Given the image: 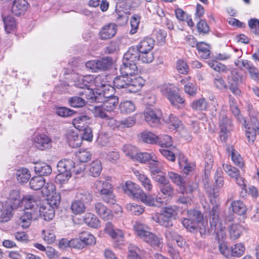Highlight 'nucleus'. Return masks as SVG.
<instances>
[{"instance_id": "38", "label": "nucleus", "mask_w": 259, "mask_h": 259, "mask_svg": "<svg viewBox=\"0 0 259 259\" xmlns=\"http://www.w3.org/2000/svg\"><path fill=\"white\" fill-rule=\"evenodd\" d=\"M232 211L238 214L243 215L245 213L247 208L245 205L240 200H234L231 203Z\"/></svg>"}, {"instance_id": "13", "label": "nucleus", "mask_w": 259, "mask_h": 259, "mask_svg": "<svg viewBox=\"0 0 259 259\" xmlns=\"http://www.w3.org/2000/svg\"><path fill=\"white\" fill-rule=\"evenodd\" d=\"M38 201V215L46 221L52 220L55 216V210L53 207L47 204H41L40 201L35 196Z\"/></svg>"}, {"instance_id": "43", "label": "nucleus", "mask_w": 259, "mask_h": 259, "mask_svg": "<svg viewBox=\"0 0 259 259\" xmlns=\"http://www.w3.org/2000/svg\"><path fill=\"white\" fill-rule=\"evenodd\" d=\"M90 119L88 116L80 115L75 117L73 121V124L74 127L79 131H81L83 128L86 127V124L88 121Z\"/></svg>"}, {"instance_id": "50", "label": "nucleus", "mask_w": 259, "mask_h": 259, "mask_svg": "<svg viewBox=\"0 0 259 259\" xmlns=\"http://www.w3.org/2000/svg\"><path fill=\"white\" fill-rule=\"evenodd\" d=\"M128 249V259H142L140 256L142 250L139 247L134 244H130Z\"/></svg>"}, {"instance_id": "63", "label": "nucleus", "mask_w": 259, "mask_h": 259, "mask_svg": "<svg viewBox=\"0 0 259 259\" xmlns=\"http://www.w3.org/2000/svg\"><path fill=\"white\" fill-rule=\"evenodd\" d=\"M139 199L147 205L157 206V203L155 202V199L150 195L146 194L144 191H143Z\"/></svg>"}, {"instance_id": "1", "label": "nucleus", "mask_w": 259, "mask_h": 259, "mask_svg": "<svg viewBox=\"0 0 259 259\" xmlns=\"http://www.w3.org/2000/svg\"><path fill=\"white\" fill-rule=\"evenodd\" d=\"M22 203L25 204V209L19 219V224L22 227L27 228L31 220L38 217V201L35 196L28 195L23 198Z\"/></svg>"}, {"instance_id": "52", "label": "nucleus", "mask_w": 259, "mask_h": 259, "mask_svg": "<svg viewBox=\"0 0 259 259\" xmlns=\"http://www.w3.org/2000/svg\"><path fill=\"white\" fill-rule=\"evenodd\" d=\"M157 144L162 147H169L172 145L171 137L166 135H161L158 136Z\"/></svg>"}, {"instance_id": "37", "label": "nucleus", "mask_w": 259, "mask_h": 259, "mask_svg": "<svg viewBox=\"0 0 259 259\" xmlns=\"http://www.w3.org/2000/svg\"><path fill=\"white\" fill-rule=\"evenodd\" d=\"M16 176L18 182L22 184L26 183L31 177L29 170L23 167L16 171Z\"/></svg>"}, {"instance_id": "51", "label": "nucleus", "mask_w": 259, "mask_h": 259, "mask_svg": "<svg viewBox=\"0 0 259 259\" xmlns=\"http://www.w3.org/2000/svg\"><path fill=\"white\" fill-rule=\"evenodd\" d=\"M61 196L59 193L54 194L47 196V202L44 203L51 206V207L55 208L57 207L60 203Z\"/></svg>"}, {"instance_id": "54", "label": "nucleus", "mask_w": 259, "mask_h": 259, "mask_svg": "<svg viewBox=\"0 0 259 259\" xmlns=\"http://www.w3.org/2000/svg\"><path fill=\"white\" fill-rule=\"evenodd\" d=\"M207 63L208 66L215 71L222 72H228L227 67L220 62L214 60H209Z\"/></svg>"}, {"instance_id": "4", "label": "nucleus", "mask_w": 259, "mask_h": 259, "mask_svg": "<svg viewBox=\"0 0 259 259\" xmlns=\"http://www.w3.org/2000/svg\"><path fill=\"white\" fill-rule=\"evenodd\" d=\"M134 228L137 235L152 247L155 248L162 246V238L150 232L146 225L137 223Z\"/></svg>"}, {"instance_id": "29", "label": "nucleus", "mask_w": 259, "mask_h": 259, "mask_svg": "<svg viewBox=\"0 0 259 259\" xmlns=\"http://www.w3.org/2000/svg\"><path fill=\"white\" fill-rule=\"evenodd\" d=\"M34 169L39 176H47L52 172L51 167L45 162H37L34 163Z\"/></svg>"}, {"instance_id": "64", "label": "nucleus", "mask_w": 259, "mask_h": 259, "mask_svg": "<svg viewBox=\"0 0 259 259\" xmlns=\"http://www.w3.org/2000/svg\"><path fill=\"white\" fill-rule=\"evenodd\" d=\"M140 21V17L138 15H135L131 17L130 20L131 29L130 31L131 34H134L137 32L139 28Z\"/></svg>"}, {"instance_id": "17", "label": "nucleus", "mask_w": 259, "mask_h": 259, "mask_svg": "<svg viewBox=\"0 0 259 259\" xmlns=\"http://www.w3.org/2000/svg\"><path fill=\"white\" fill-rule=\"evenodd\" d=\"M67 143L70 147L77 148L82 143L81 135L77 131L69 130L66 134Z\"/></svg>"}, {"instance_id": "48", "label": "nucleus", "mask_w": 259, "mask_h": 259, "mask_svg": "<svg viewBox=\"0 0 259 259\" xmlns=\"http://www.w3.org/2000/svg\"><path fill=\"white\" fill-rule=\"evenodd\" d=\"M168 177L171 181L180 187H185L186 185V180L184 178L176 172L172 171H168L167 173Z\"/></svg>"}, {"instance_id": "20", "label": "nucleus", "mask_w": 259, "mask_h": 259, "mask_svg": "<svg viewBox=\"0 0 259 259\" xmlns=\"http://www.w3.org/2000/svg\"><path fill=\"white\" fill-rule=\"evenodd\" d=\"M96 101L102 103V105L106 108L107 111L111 112L114 111L118 103V98L117 96H112L109 98H103L100 100L98 97Z\"/></svg>"}, {"instance_id": "3", "label": "nucleus", "mask_w": 259, "mask_h": 259, "mask_svg": "<svg viewBox=\"0 0 259 259\" xmlns=\"http://www.w3.org/2000/svg\"><path fill=\"white\" fill-rule=\"evenodd\" d=\"M113 84L117 89H125L130 93H136L144 85V80L141 77L133 78L121 74L114 78Z\"/></svg>"}, {"instance_id": "44", "label": "nucleus", "mask_w": 259, "mask_h": 259, "mask_svg": "<svg viewBox=\"0 0 259 259\" xmlns=\"http://www.w3.org/2000/svg\"><path fill=\"white\" fill-rule=\"evenodd\" d=\"M92 112L95 117L104 119L109 118V115L108 114L109 112L107 111L106 108L102 104L94 106L92 109Z\"/></svg>"}, {"instance_id": "30", "label": "nucleus", "mask_w": 259, "mask_h": 259, "mask_svg": "<svg viewBox=\"0 0 259 259\" xmlns=\"http://www.w3.org/2000/svg\"><path fill=\"white\" fill-rule=\"evenodd\" d=\"M95 208L96 213L104 220H109L112 217L110 210L101 202L96 203Z\"/></svg>"}, {"instance_id": "57", "label": "nucleus", "mask_w": 259, "mask_h": 259, "mask_svg": "<svg viewBox=\"0 0 259 259\" xmlns=\"http://www.w3.org/2000/svg\"><path fill=\"white\" fill-rule=\"evenodd\" d=\"M126 210L135 215H140L144 212V208L136 203H128L126 205Z\"/></svg>"}, {"instance_id": "59", "label": "nucleus", "mask_w": 259, "mask_h": 259, "mask_svg": "<svg viewBox=\"0 0 259 259\" xmlns=\"http://www.w3.org/2000/svg\"><path fill=\"white\" fill-rule=\"evenodd\" d=\"M223 167L224 171L230 177L234 179L238 177L240 171L236 167L228 164H223Z\"/></svg>"}, {"instance_id": "61", "label": "nucleus", "mask_w": 259, "mask_h": 259, "mask_svg": "<svg viewBox=\"0 0 259 259\" xmlns=\"http://www.w3.org/2000/svg\"><path fill=\"white\" fill-rule=\"evenodd\" d=\"M191 107L196 110H205L207 108V104L204 98H201L193 101Z\"/></svg>"}, {"instance_id": "62", "label": "nucleus", "mask_w": 259, "mask_h": 259, "mask_svg": "<svg viewBox=\"0 0 259 259\" xmlns=\"http://www.w3.org/2000/svg\"><path fill=\"white\" fill-rule=\"evenodd\" d=\"M70 105L75 108H79L85 105L84 100L80 97L75 96L70 98L69 99Z\"/></svg>"}, {"instance_id": "23", "label": "nucleus", "mask_w": 259, "mask_h": 259, "mask_svg": "<svg viewBox=\"0 0 259 259\" xmlns=\"http://www.w3.org/2000/svg\"><path fill=\"white\" fill-rule=\"evenodd\" d=\"M28 4L26 0H15L12 7V12L16 16L23 14L27 9Z\"/></svg>"}, {"instance_id": "42", "label": "nucleus", "mask_w": 259, "mask_h": 259, "mask_svg": "<svg viewBox=\"0 0 259 259\" xmlns=\"http://www.w3.org/2000/svg\"><path fill=\"white\" fill-rule=\"evenodd\" d=\"M84 204L77 199L73 200L71 205L72 212L75 214H81L84 213L86 209Z\"/></svg>"}, {"instance_id": "26", "label": "nucleus", "mask_w": 259, "mask_h": 259, "mask_svg": "<svg viewBox=\"0 0 259 259\" xmlns=\"http://www.w3.org/2000/svg\"><path fill=\"white\" fill-rule=\"evenodd\" d=\"M134 174L139 181L141 182L143 187L148 191L152 189V184L149 178L145 175L142 172L137 169L133 170Z\"/></svg>"}, {"instance_id": "31", "label": "nucleus", "mask_w": 259, "mask_h": 259, "mask_svg": "<svg viewBox=\"0 0 259 259\" xmlns=\"http://www.w3.org/2000/svg\"><path fill=\"white\" fill-rule=\"evenodd\" d=\"M179 164L181 167H183V170L185 174H189L195 167V163L189 162L183 155L180 156L179 158Z\"/></svg>"}, {"instance_id": "60", "label": "nucleus", "mask_w": 259, "mask_h": 259, "mask_svg": "<svg viewBox=\"0 0 259 259\" xmlns=\"http://www.w3.org/2000/svg\"><path fill=\"white\" fill-rule=\"evenodd\" d=\"M178 208L177 206H168L164 208L162 213L170 220L171 219H176L178 214Z\"/></svg>"}, {"instance_id": "46", "label": "nucleus", "mask_w": 259, "mask_h": 259, "mask_svg": "<svg viewBox=\"0 0 259 259\" xmlns=\"http://www.w3.org/2000/svg\"><path fill=\"white\" fill-rule=\"evenodd\" d=\"M76 198L84 203H87L92 200V195L88 190L81 189L76 193Z\"/></svg>"}, {"instance_id": "27", "label": "nucleus", "mask_w": 259, "mask_h": 259, "mask_svg": "<svg viewBox=\"0 0 259 259\" xmlns=\"http://www.w3.org/2000/svg\"><path fill=\"white\" fill-rule=\"evenodd\" d=\"M21 200L19 191L17 190H13L9 194L7 203L11 206V209H15L19 206Z\"/></svg>"}, {"instance_id": "58", "label": "nucleus", "mask_w": 259, "mask_h": 259, "mask_svg": "<svg viewBox=\"0 0 259 259\" xmlns=\"http://www.w3.org/2000/svg\"><path fill=\"white\" fill-rule=\"evenodd\" d=\"M122 151L126 156L133 160L135 159L137 153L136 147L130 144L124 145L122 147Z\"/></svg>"}, {"instance_id": "56", "label": "nucleus", "mask_w": 259, "mask_h": 259, "mask_svg": "<svg viewBox=\"0 0 259 259\" xmlns=\"http://www.w3.org/2000/svg\"><path fill=\"white\" fill-rule=\"evenodd\" d=\"M44 240L48 244L53 243L56 239V236L54 230L50 229H47L42 231Z\"/></svg>"}, {"instance_id": "21", "label": "nucleus", "mask_w": 259, "mask_h": 259, "mask_svg": "<svg viewBox=\"0 0 259 259\" xmlns=\"http://www.w3.org/2000/svg\"><path fill=\"white\" fill-rule=\"evenodd\" d=\"M140 52L135 47H130L124 54L123 61L127 63L136 64L139 61Z\"/></svg>"}, {"instance_id": "28", "label": "nucleus", "mask_w": 259, "mask_h": 259, "mask_svg": "<svg viewBox=\"0 0 259 259\" xmlns=\"http://www.w3.org/2000/svg\"><path fill=\"white\" fill-rule=\"evenodd\" d=\"M134 160H137L141 163L153 161L154 163L157 164V159L153 153L140 152L137 153Z\"/></svg>"}, {"instance_id": "40", "label": "nucleus", "mask_w": 259, "mask_h": 259, "mask_svg": "<svg viewBox=\"0 0 259 259\" xmlns=\"http://www.w3.org/2000/svg\"><path fill=\"white\" fill-rule=\"evenodd\" d=\"M79 237L83 245L85 247L88 245H94L96 243L95 237L89 232H82L79 234Z\"/></svg>"}, {"instance_id": "12", "label": "nucleus", "mask_w": 259, "mask_h": 259, "mask_svg": "<svg viewBox=\"0 0 259 259\" xmlns=\"http://www.w3.org/2000/svg\"><path fill=\"white\" fill-rule=\"evenodd\" d=\"M161 92L167 98L171 104L175 106H178L179 104L182 105L185 102L183 97L169 87H163Z\"/></svg>"}, {"instance_id": "24", "label": "nucleus", "mask_w": 259, "mask_h": 259, "mask_svg": "<svg viewBox=\"0 0 259 259\" xmlns=\"http://www.w3.org/2000/svg\"><path fill=\"white\" fill-rule=\"evenodd\" d=\"M155 45L154 40L149 37H146L140 41L139 45L136 47L140 53L146 51H151Z\"/></svg>"}, {"instance_id": "45", "label": "nucleus", "mask_w": 259, "mask_h": 259, "mask_svg": "<svg viewBox=\"0 0 259 259\" xmlns=\"http://www.w3.org/2000/svg\"><path fill=\"white\" fill-rule=\"evenodd\" d=\"M119 109L121 113L130 114L135 110L136 106L132 101H125L120 103Z\"/></svg>"}, {"instance_id": "5", "label": "nucleus", "mask_w": 259, "mask_h": 259, "mask_svg": "<svg viewBox=\"0 0 259 259\" xmlns=\"http://www.w3.org/2000/svg\"><path fill=\"white\" fill-rule=\"evenodd\" d=\"M93 189L99 193L102 200L110 204H115L116 200L113 193V187L109 182L105 181L97 180L93 186Z\"/></svg>"}, {"instance_id": "15", "label": "nucleus", "mask_w": 259, "mask_h": 259, "mask_svg": "<svg viewBox=\"0 0 259 259\" xmlns=\"http://www.w3.org/2000/svg\"><path fill=\"white\" fill-rule=\"evenodd\" d=\"M117 26L115 23H109L103 26L99 32V36L102 40H107L114 37L116 33Z\"/></svg>"}, {"instance_id": "18", "label": "nucleus", "mask_w": 259, "mask_h": 259, "mask_svg": "<svg viewBox=\"0 0 259 259\" xmlns=\"http://www.w3.org/2000/svg\"><path fill=\"white\" fill-rule=\"evenodd\" d=\"M106 232L113 239L122 242L124 239V233L119 229L115 228L111 223H107L105 228Z\"/></svg>"}, {"instance_id": "14", "label": "nucleus", "mask_w": 259, "mask_h": 259, "mask_svg": "<svg viewBox=\"0 0 259 259\" xmlns=\"http://www.w3.org/2000/svg\"><path fill=\"white\" fill-rule=\"evenodd\" d=\"M122 189L124 193L130 197L137 199H139L143 191L139 186L131 181H127Z\"/></svg>"}, {"instance_id": "34", "label": "nucleus", "mask_w": 259, "mask_h": 259, "mask_svg": "<svg viewBox=\"0 0 259 259\" xmlns=\"http://www.w3.org/2000/svg\"><path fill=\"white\" fill-rule=\"evenodd\" d=\"M199 55L203 59H206L210 57V46L204 42H199L196 47Z\"/></svg>"}, {"instance_id": "25", "label": "nucleus", "mask_w": 259, "mask_h": 259, "mask_svg": "<svg viewBox=\"0 0 259 259\" xmlns=\"http://www.w3.org/2000/svg\"><path fill=\"white\" fill-rule=\"evenodd\" d=\"M120 73L131 77L138 72V67L136 64L123 62L120 68Z\"/></svg>"}, {"instance_id": "36", "label": "nucleus", "mask_w": 259, "mask_h": 259, "mask_svg": "<svg viewBox=\"0 0 259 259\" xmlns=\"http://www.w3.org/2000/svg\"><path fill=\"white\" fill-rule=\"evenodd\" d=\"M228 71H229L230 74L228 77L230 83H233L236 84H239L243 83V75L237 69L228 70Z\"/></svg>"}, {"instance_id": "10", "label": "nucleus", "mask_w": 259, "mask_h": 259, "mask_svg": "<svg viewBox=\"0 0 259 259\" xmlns=\"http://www.w3.org/2000/svg\"><path fill=\"white\" fill-rule=\"evenodd\" d=\"M112 64V60L109 57L102 58L100 60L88 61L85 66L94 72L107 70Z\"/></svg>"}, {"instance_id": "55", "label": "nucleus", "mask_w": 259, "mask_h": 259, "mask_svg": "<svg viewBox=\"0 0 259 259\" xmlns=\"http://www.w3.org/2000/svg\"><path fill=\"white\" fill-rule=\"evenodd\" d=\"M230 149L231 150V158L233 162L239 167H242L244 164L241 157L233 147H228L227 150L228 151Z\"/></svg>"}, {"instance_id": "22", "label": "nucleus", "mask_w": 259, "mask_h": 259, "mask_svg": "<svg viewBox=\"0 0 259 259\" xmlns=\"http://www.w3.org/2000/svg\"><path fill=\"white\" fill-rule=\"evenodd\" d=\"M74 168V162L69 159H64L59 161L57 164V168L59 172L70 173V176Z\"/></svg>"}, {"instance_id": "47", "label": "nucleus", "mask_w": 259, "mask_h": 259, "mask_svg": "<svg viewBox=\"0 0 259 259\" xmlns=\"http://www.w3.org/2000/svg\"><path fill=\"white\" fill-rule=\"evenodd\" d=\"M158 136L153 133L145 131L141 134V139L145 143L149 144H156Z\"/></svg>"}, {"instance_id": "32", "label": "nucleus", "mask_w": 259, "mask_h": 259, "mask_svg": "<svg viewBox=\"0 0 259 259\" xmlns=\"http://www.w3.org/2000/svg\"><path fill=\"white\" fill-rule=\"evenodd\" d=\"M96 92L99 96L95 97V99L98 97L101 100L103 98H109L114 96L113 95L114 93V87L107 83H106L102 89H99L98 92L96 91Z\"/></svg>"}, {"instance_id": "9", "label": "nucleus", "mask_w": 259, "mask_h": 259, "mask_svg": "<svg viewBox=\"0 0 259 259\" xmlns=\"http://www.w3.org/2000/svg\"><path fill=\"white\" fill-rule=\"evenodd\" d=\"M231 127L232 122L227 118L226 111L222 109L219 116L220 137L221 140L225 141L227 139Z\"/></svg>"}, {"instance_id": "16", "label": "nucleus", "mask_w": 259, "mask_h": 259, "mask_svg": "<svg viewBox=\"0 0 259 259\" xmlns=\"http://www.w3.org/2000/svg\"><path fill=\"white\" fill-rule=\"evenodd\" d=\"M85 81H89L91 84L90 92H91L94 90H96V91L98 92L99 89L104 87V85L106 83V81L104 80V77L101 75L95 76L93 75H89L87 77H85Z\"/></svg>"}, {"instance_id": "35", "label": "nucleus", "mask_w": 259, "mask_h": 259, "mask_svg": "<svg viewBox=\"0 0 259 259\" xmlns=\"http://www.w3.org/2000/svg\"><path fill=\"white\" fill-rule=\"evenodd\" d=\"M84 222L89 227L98 228L100 226V222L98 218L92 213H87L83 217Z\"/></svg>"}, {"instance_id": "53", "label": "nucleus", "mask_w": 259, "mask_h": 259, "mask_svg": "<svg viewBox=\"0 0 259 259\" xmlns=\"http://www.w3.org/2000/svg\"><path fill=\"white\" fill-rule=\"evenodd\" d=\"M154 220L160 225L165 227H169L172 226L171 220L161 213L154 217Z\"/></svg>"}, {"instance_id": "41", "label": "nucleus", "mask_w": 259, "mask_h": 259, "mask_svg": "<svg viewBox=\"0 0 259 259\" xmlns=\"http://www.w3.org/2000/svg\"><path fill=\"white\" fill-rule=\"evenodd\" d=\"M2 16L5 30L8 33H11L16 28V23L15 20L11 16H5L4 14Z\"/></svg>"}, {"instance_id": "2", "label": "nucleus", "mask_w": 259, "mask_h": 259, "mask_svg": "<svg viewBox=\"0 0 259 259\" xmlns=\"http://www.w3.org/2000/svg\"><path fill=\"white\" fill-rule=\"evenodd\" d=\"M188 218H183L182 223L184 227L190 232L195 233L197 231L201 235L206 233V223L203 221V215L198 210L188 211Z\"/></svg>"}, {"instance_id": "39", "label": "nucleus", "mask_w": 259, "mask_h": 259, "mask_svg": "<svg viewBox=\"0 0 259 259\" xmlns=\"http://www.w3.org/2000/svg\"><path fill=\"white\" fill-rule=\"evenodd\" d=\"M46 184V180L41 176L34 177L29 181L31 189L38 190L42 188Z\"/></svg>"}, {"instance_id": "33", "label": "nucleus", "mask_w": 259, "mask_h": 259, "mask_svg": "<svg viewBox=\"0 0 259 259\" xmlns=\"http://www.w3.org/2000/svg\"><path fill=\"white\" fill-rule=\"evenodd\" d=\"M102 169L101 162L98 160L93 161L88 166L89 175L94 177L99 176L101 174Z\"/></svg>"}, {"instance_id": "11", "label": "nucleus", "mask_w": 259, "mask_h": 259, "mask_svg": "<svg viewBox=\"0 0 259 259\" xmlns=\"http://www.w3.org/2000/svg\"><path fill=\"white\" fill-rule=\"evenodd\" d=\"M234 64L240 69L247 70L251 79L254 80L259 79V70L250 61L247 60H237L235 61Z\"/></svg>"}, {"instance_id": "7", "label": "nucleus", "mask_w": 259, "mask_h": 259, "mask_svg": "<svg viewBox=\"0 0 259 259\" xmlns=\"http://www.w3.org/2000/svg\"><path fill=\"white\" fill-rule=\"evenodd\" d=\"M143 115L145 121L149 125L155 127L160 123L162 112L159 109L153 106H146L143 112Z\"/></svg>"}, {"instance_id": "8", "label": "nucleus", "mask_w": 259, "mask_h": 259, "mask_svg": "<svg viewBox=\"0 0 259 259\" xmlns=\"http://www.w3.org/2000/svg\"><path fill=\"white\" fill-rule=\"evenodd\" d=\"M244 121V125L245 128L246 137L249 143L253 142L255 139L256 134H259V122L256 116L250 113V121L247 123L245 120Z\"/></svg>"}, {"instance_id": "19", "label": "nucleus", "mask_w": 259, "mask_h": 259, "mask_svg": "<svg viewBox=\"0 0 259 259\" xmlns=\"http://www.w3.org/2000/svg\"><path fill=\"white\" fill-rule=\"evenodd\" d=\"M52 140L44 134L38 135L34 139L35 147L41 150L50 148L52 147Z\"/></svg>"}, {"instance_id": "49", "label": "nucleus", "mask_w": 259, "mask_h": 259, "mask_svg": "<svg viewBox=\"0 0 259 259\" xmlns=\"http://www.w3.org/2000/svg\"><path fill=\"white\" fill-rule=\"evenodd\" d=\"M242 227L239 224H233L229 227L230 238L232 240L238 239L242 233Z\"/></svg>"}, {"instance_id": "6", "label": "nucleus", "mask_w": 259, "mask_h": 259, "mask_svg": "<svg viewBox=\"0 0 259 259\" xmlns=\"http://www.w3.org/2000/svg\"><path fill=\"white\" fill-rule=\"evenodd\" d=\"M219 213V206L217 205L212 206L209 212L211 231H213L217 239L220 240L226 236V232L225 226L220 222Z\"/></svg>"}]
</instances>
